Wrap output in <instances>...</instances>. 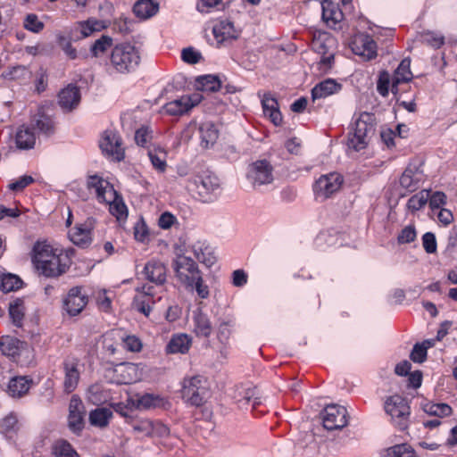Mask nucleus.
<instances>
[{
    "label": "nucleus",
    "instance_id": "obj_1",
    "mask_svg": "<svg viewBox=\"0 0 457 457\" xmlns=\"http://www.w3.org/2000/svg\"><path fill=\"white\" fill-rule=\"evenodd\" d=\"M32 262L38 273L46 278H58L70 266L69 258L63 251L46 241H38L34 245Z\"/></svg>",
    "mask_w": 457,
    "mask_h": 457
},
{
    "label": "nucleus",
    "instance_id": "obj_2",
    "mask_svg": "<svg viewBox=\"0 0 457 457\" xmlns=\"http://www.w3.org/2000/svg\"><path fill=\"white\" fill-rule=\"evenodd\" d=\"M140 62L138 49L132 44L116 45L110 56L111 66L120 73H129L137 69Z\"/></svg>",
    "mask_w": 457,
    "mask_h": 457
},
{
    "label": "nucleus",
    "instance_id": "obj_3",
    "mask_svg": "<svg viewBox=\"0 0 457 457\" xmlns=\"http://www.w3.org/2000/svg\"><path fill=\"white\" fill-rule=\"evenodd\" d=\"M220 179L217 176L204 170L193 175L187 183V189L203 202L212 201L220 189Z\"/></svg>",
    "mask_w": 457,
    "mask_h": 457
},
{
    "label": "nucleus",
    "instance_id": "obj_4",
    "mask_svg": "<svg viewBox=\"0 0 457 457\" xmlns=\"http://www.w3.org/2000/svg\"><path fill=\"white\" fill-rule=\"evenodd\" d=\"M411 60L405 58L395 71L392 78L388 71H383L379 73L377 82V90L382 96H386L389 93V86L391 84V91L394 95H396L398 93V85L407 83L411 81Z\"/></svg>",
    "mask_w": 457,
    "mask_h": 457
},
{
    "label": "nucleus",
    "instance_id": "obj_5",
    "mask_svg": "<svg viewBox=\"0 0 457 457\" xmlns=\"http://www.w3.org/2000/svg\"><path fill=\"white\" fill-rule=\"evenodd\" d=\"M370 116L369 113L363 112L354 122L352 132L349 133L347 145L350 149L359 152L364 149L373 134V124L370 122Z\"/></svg>",
    "mask_w": 457,
    "mask_h": 457
},
{
    "label": "nucleus",
    "instance_id": "obj_6",
    "mask_svg": "<svg viewBox=\"0 0 457 457\" xmlns=\"http://www.w3.org/2000/svg\"><path fill=\"white\" fill-rule=\"evenodd\" d=\"M246 179L254 189L260 190L274 182V168L265 159L257 160L248 165Z\"/></svg>",
    "mask_w": 457,
    "mask_h": 457
},
{
    "label": "nucleus",
    "instance_id": "obj_7",
    "mask_svg": "<svg viewBox=\"0 0 457 457\" xmlns=\"http://www.w3.org/2000/svg\"><path fill=\"white\" fill-rule=\"evenodd\" d=\"M208 395L206 380L204 377L197 375L184 379L182 397L187 403L201 406L205 403Z\"/></svg>",
    "mask_w": 457,
    "mask_h": 457
},
{
    "label": "nucleus",
    "instance_id": "obj_8",
    "mask_svg": "<svg viewBox=\"0 0 457 457\" xmlns=\"http://www.w3.org/2000/svg\"><path fill=\"white\" fill-rule=\"evenodd\" d=\"M385 411L400 429L403 430L408 427L410 406L403 397L398 395L388 397L385 402Z\"/></svg>",
    "mask_w": 457,
    "mask_h": 457
},
{
    "label": "nucleus",
    "instance_id": "obj_9",
    "mask_svg": "<svg viewBox=\"0 0 457 457\" xmlns=\"http://www.w3.org/2000/svg\"><path fill=\"white\" fill-rule=\"evenodd\" d=\"M336 39L328 33L320 34L312 42V48L320 55L318 63L321 71L331 68L335 54Z\"/></svg>",
    "mask_w": 457,
    "mask_h": 457
},
{
    "label": "nucleus",
    "instance_id": "obj_10",
    "mask_svg": "<svg viewBox=\"0 0 457 457\" xmlns=\"http://www.w3.org/2000/svg\"><path fill=\"white\" fill-rule=\"evenodd\" d=\"M343 182V177L337 172L321 175L313 185L316 198L323 201L331 197L340 190Z\"/></svg>",
    "mask_w": 457,
    "mask_h": 457
},
{
    "label": "nucleus",
    "instance_id": "obj_11",
    "mask_svg": "<svg viewBox=\"0 0 457 457\" xmlns=\"http://www.w3.org/2000/svg\"><path fill=\"white\" fill-rule=\"evenodd\" d=\"M173 268L178 280L186 287L195 279L199 280V276L202 275L197 264L185 255H179L174 260Z\"/></svg>",
    "mask_w": 457,
    "mask_h": 457
},
{
    "label": "nucleus",
    "instance_id": "obj_12",
    "mask_svg": "<svg viewBox=\"0 0 457 457\" xmlns=\"http://www.w3.org/2000/svg\"><path fill=\"white\" fill-rule=\"evenodd\" d=\"M203 100V96L199 92H195L191 95H184L178 99L170 101L162 106V112L172 115L180 116L192 108L196 106Z\"/></svg>",
    "mask_w": 457,
    "mask_h": 457
},
{
    "label": "nucleus",
    "instance_id": "obj_13",
    "mask_svg": "<svg viewBox=\"0 0 457 457\" xmlns=\"http://www.w3.org/2000/svg\"><path fill=\"white\" fill-rule=\"evenodd\" d=\"M322 423L326 429H342L348 424V413L345 407L338 404H329L321 413Z\"/></svg>",
    "mask_w": 457,
    "mask_h": 457
},
{
    "label": "nucleus",
    "instance_id": "obj_14",
    "mask_svg": "<svg viewBox=\"0 0 457 457\" xmlns=\"http://www.w3.org/2000/svg\"><path fill=\"white\" fill-rule=\"evenodd\" d=\"M144 368L141 364L123 362L112 370V380L117 384H132L142 379Z\"/></svg>",
    "mask_w": 457,
    "mask_h": 457
},
{
    "label": "nucleus",
    "instance_id": "obj_15",
    "mask_svg": "<svg viewBox=\"0 0 457 457\" xmlns=\"http://www.w3.org/2000/svg\"><path fill=\"white\" fill-rule=\"evenodd\" d=\"M87 187L90 192L95 193L99 203L111 202L115 199V190L112 185L97 175L87 178Z\"/></svg>",
    "mask_w": 457,
    "mask_h": 457
},
{
    "label": "nucleus",
    "instance_id": "obj_16",
    "mask_svg": "<svg viewBox=\"0 0 457 457\" xmlns=\"http://www.w3.org/2000/svg\"><path fill=\"white\" fill-rule=\"evenodd\" d=\"M103 153L115 161H120L124 157V150L119 135L113 131H105L99 142Z\"/></svg>",
    "mask_w": 457,
    "mask_h": 457
},
{
    "label": "nucleus",
    "instance_id": "obj_17",
    "mask_svg": "<svg viewBox=\"0 0 457 457\" xmlns=\"http://www.w3.org/2000/svg\"><path fill=\"white\" fill-rule=\"evenodd\" d=\"M88 302L87 295L83 292L80 287H75L70 289L64 299V308L71 316H76L80 313L87 306Z\"/></svg>",
    "mask_w": 457,
    "mask_h": 457
},
{
    "label": "nucleus",
    "instance_id": "obj_18",
    "mask_svg": "<svg viewBox=\"0 0 457 457\" xmlns=\"http://www.w3.org/2000/svg\"><path fill=\"white\" fill-rule=\"evenodd\" d=\"M85 408L82 401L73 395L69 404L68 425L71 431L79 433L84 428Z\"/></svg>",
    "mask_w": 457,
    "mask_h": 457
},
{
    "label": "nucleus",
    "instance_id": "obj_19",
    "mask_svg": "<svg viewBox=\"0 0 457 457\" xmlns=\"http://www.w3.org/2000/svg\"><path fill=\"white\" fill-rule=\"evenodd\" d=\"M212 34L217 44L221 45L236 40L239 37L240 31L235 28L232 21L220 20L214 24Z\"/></svg>",
    "mask_w": 457,
    "mask_h": 457
},
{
    "label": "nucleus",
    "instance_id": "obj_20",
    "mask_svg": "<svg viewBox=\"0 0 457 457\" xmlns=\"http://www.w3.org/2000/svg\"><path fill=\"white\" fill-rule=\"evenodd\" d=\"M352 49L357 55L366 60L374 58L377 54V45L372 37L366 34L357 35L352 43Z\"/></svg>",
    "mask_w": 457,
    "mask_h": 457
},
{
    "label": "nucleus",
    "instance_id": "obj_21",
    "mask_svg": "<svg viewBox=\"0 0 457 457\" xmlns=\"http://www.w3.org/2000/svg\"><path fill=\"white\" fill-rule=\"evenodd\" d=\"M95 220L88 218L83 224L77 225L72 231L70 232V238L73 244L87 247L92 241V229L95 227Z\"/></svg>",
    "mask_w": 457,
    "mask_h": 457
},
{
    "label": "nucleus",
    "instance_id": "obj_22",
    "mask_svg": "<svg viewBox=\"0 0 457 457\" xmlns=\"http://www.w3.org/2000/svg\"><path fill=\"white\" fill-rule=\"evenodd\" d=\"M80 102L79 88L70 84L58 94V104L64 112H71L78 107Z\"/></svg>",
    "mask_w": 457,
    "mask_h": 457
},
{
    "label": "nucleus",
    "instance_id": "obj_23",
    "mask_svg": "<svg viewBox=\"0 0 457 457\" xmlns=\"http://www.w3.org/2000/svg\"><path fill=\"white\" fill-rule=\"evenodd\" d=\"M192 332L199 338H208L212 333V325L207 314L201 309L193 312Z\"/></svg>",
    "mask_w": 457,
    "mask_h": 457
},
{
    "label": "nucleus",
    "instance_id": "obj_24",
    "mask_svg": "<svg viewBox=\"0 0 457 457\" xmlns=\"http://www.w3.org/2000/svg\"><path fill=\"white\" fill-rule=\"evenodd\" d=\"M192 337L186 333H178L172 335L165 347V352L169 354H186L192 346Z\"/></svg>",
    "mask_w": 457,
    "mask_h": 457
},
{
    "label": "nucleus",
    "instance_id": "obj_25",
    "mask_svg": "<svg viewBox=\"0 0 457 457\" xmlns=\"http://www.w3.org/2000/svg\"><path fill=\"white\" fill-rule=\"evenodd\" d=\"M152 289V287L144 286L141 291L137 290L133 301L134 308L145 316H149L154 303Z\"/></svg>",
    "mask_w": 457,
    "mask_h": 457
},
{
    "label": "nucleus",
    "instance_id": "obj_26",
    "mask_svg": "<svg viewBox=\"0 0 457 457\" xmlns=\"http://www.w3.org/2000/svg\"><path fill=\"white\" fill-rule=\"evenodd\" d=\"M64 380L63 386L67 393H71L78 386L80 372L79 364L75 361H66L63 363Z\"/></svg>",
    "mask_w": 457,
    "mask_h": 457
},
{
    "label": "nucleus",
    "instance_id": "obj_27",
    "mask_svg": "<svg viewBox=\"0 0 457 457\" xmlns=\"http://www.w3.org/2000/svg\"><path fill=\"white\" fill-rule=\"evenodd\" d=\"M143 272L145 278L153 283L161 285L166 281V267L159 261H149L145 265Z\"/></svg>",
    "mask_w": 457,
    "mask_h": 457
},
{
    "label": "nucleus",
    "instance_id": "obj_28",
    "mask_svg": "<svg viewBox=\"0 0 457 457\" xmlns=\"http://www.w3.org/2000/svg\"><path fill=\"white\" fill-rule=\"evenodd\" d=\"M422 180V172L415 166H409L405 169L400 178V185L408 192H413L419 188Z\"/></svg>",
    "mask_w": 457,
    "mask_h": 457
},
{
    "label": "nucleus",
    "instance_id": "obj_29",
    "mask_svg": "<svg viewBox=\"0 0 457 457\" xmlns=\"http://www.w3.org/2000/svg\"><path fill=\"white\" fill-rule=\"evenodd\" d=\"M263 113L275 126L282 123V114L279 111L277 100L270 95L265 94L262 99Z\"/></svg>",
    "mask_w": 457,
    "mask_h": 457
},
{
    "label": "nucleus",
    "instance_id": "obj_30",
    "mask_svg": "<svg viewBox=\"0 0 457 457\" xmlns=\"http://www.w3.org/2000/svg\"><path fill=\"white\" fill-rule=\"evenodd\" d=\"M342 88L341 84L333 79H327L318 83L312 90L313 100L326 98L329 96L338 93Z\"/></svg>",
    "mask_w": 457,
    "mask_h": 457
},
{
    "label": "nucleus",
    "instance_id": "obj_31",
    "mask_svg": "<svg viewBox=\"0 0 457 457\" xmlns=\"http://www.w3.org/2000/svg\"><path fill=\"white\" fill-rule=\"evenodd\" d=\"M191 250L196 260L206 266L211 267L215 263L216 258L206 241H196L191 245Z\"/></svg>",
    "mask_w": 457,
    "mask_h": 457
},
{
    "label": "nucleus",
    "instance_id": "obj_32",
    "mask_svg": "<svg viewBox=\"0 0 457 457\" xmlns=\"http://www.w3.org/2000/svg\"><path fill=\"white\" fill-rule=\"evenodd\" d=\"M322 19L328 27H335L343 19V12L338 6L330 0L321 3Z\"/></svg>",
    "mask_w": 457,
    "mask_h": 457
},
{
    "label": "nucleus",
    "instance_id": "obj_33",
    "mask_svg": "<svg viewBox=\"0 0 457 457\" xmlns=\"http://www.w3.org/2000/svg\"><path fill=\"white\" fill-rule=\"evenodd\" d=\"M201 145L204 148L212 146L218 139L219 132L212 121H204L199 126Z\"/></svg>",
    "mask_w": 457,
    "mask_h": 457
},
{
    "label": "nucleus",
    "instance_id": "obj_34",
    "mask_svg": "<svg viewBox=\"0 0 457 457\" xmlns=\"http://www.w3.org/2000/svg\"><path fill=\"white\" fill-rule=\"evenodd\" d=\"M31 380L26 377H14L10 379L6 392L13 398H20L26 395L30 387Z\"/></svg>",
    "mask_w": 457,
    "mask_h": 457
},
{
    "label": "nucleus",
    "instance_id": "obj_35",
    "mask_svg": "<svg viewBox=\"0 0 457 457\" xmlns=\"http://www.w3.org/2000/svg\"><path fill=\"white\" fill-rule=\"evenodd\" d=\"M235 398L241 409H246L248 405L255 408L261 403L260 399L256 396V389L254 387L239 389Z\"/></svg>",
    "mask_w": 457,
    "mask_h": 457
},
{
    "label": "nucleus",
    "instance_id": "obj_36",
    "mask_svg": "<svg viewBox=\"0 0 457 457\" xmlns=\"http://www.w3.org/2000/svg\"><path fill=\"white\" fill-rule=\"evenodd\" d=\"M132 405L138 410H149L160 406L162 399L152 394L137 395L131 399Z\"/></svg>",
    "mask_w": 457,
    "mask_h": 457
},
{
    "label": "nucleus",
    "instance_id": "obj_37",
    "mask_svg": "<svg viewBox=\"0 0 457 457\" xmlns=\"http://www.w3.org/2000/svg\"><path fill=\"white\" fill-rule=\"evenodd\" d=\"M159 9V4L153 0H138L133 7L134 13L141 19L154 16Z\"/></svg>",
    "mask_w": 457,
    "mask_h": 457
},
{
    "label": "nucleus",
    "instance_id": "obj_38",
    "mask_svg": "<svg viewBox=\"0 0 457 457\" xmlns=\"http://www.w3.org/2000/svg\"><path fill=\"white\" fill-rule=\"evenodd\" d=\"M15 143L20 149H30L35 145L36 137L30 129L22 126L16 132Z\"/></svg>",
    "mask_w": 457,
    "mask_h": 457
},
{
    "label": "nucleus",
    "instance_id": "obj_39",
    "mask_svg": "<svg viewBox=\"0 0 457 457\" xmlns=\"http://www.w3.org/2000/svg\"><path fill=\"white\" fill-rule=\"evenodd\" d=\"M112 417V411L108 408H96L89 413V422L91 425L104 428L108 425Z\"/></svg>",
    "mask_w": 457,
    "mask_h": 457
},
{
    "label": "nucleus",
    "instance_id": "obj_40",
    "mask_svg": "<svg viewBox=\"0 0 457 457\" xmlns=\"http://www.w3.org/2000/svg\"><path fill=\"white\" fill-rule=\"evenodd\" d=\"M9 315L14 326L22 327L25 315L24 301L22 299L17 298L10 303Z\"/></svg>",
    "mask_w": 457,
    "mask_h": 457
},
{
    "label": "nucleus",
    "instance_id": "obj_41",
    "mask_svg": "<svg viewBox=\"0 0 457 457\" xmlns=\"http://www.w3.org/2000/svg\"><path fill=\"white\" fill-rule=\"evenodd\" d=\"M79 28L82 37H87L94 32H98L105 29L106 23L101 20L88 19L87 21L79 22Z\"/></svg>",
    "mask_w": 457,
    "mask_h": 457
},
{
    "label": "nucleus",
    "instance_id": "obj_42",
    "mask_svg": "<svg viewBox=\"0 0 457 457\" xmlns=\"http://www.w3.org/2000/svg\"><path fill=\"white\" fill-rule=\"evenodd\" d=\"M196 89L200 91L215 92L220 87V81L214 75H205L196 80Z\"/></svg>",
    "mask_w": 457,
    "mask_h": 457
},
{
    "label": "nucleus",
    "instance_id": "obj_43",
    "mask_svg": "<svg viewBox=\"0 0 457 457\" xmlns=\"http://www.w3.org/2000/svg\"><path fill=\"white\" fill-rule=\"evenodd\" d=\"M423 410L429 415L436 417H447L452 414V408L446 403H427L423 405Z\"/></svg>",
    "mask_w": 457,
    "mask_h": 457
},
{
    "label": "nucleus",
    "instance_id": "obj_44",
    "mask_svg": "<svg viewBox=\"0 0 457 457\" xmlns=\"http://www.w3.org/2000/svg\"><path fill=\"white\" fill-rule=\"evenodd\" d=\"M35 127L42 133L50 134L54 130V122L49 115H46L41 110L33 120Z\"/></svg>",
    "mask_w": 457,
    "mask_h": 457
},
{
    "label": "nucleus",
    "instance_id": "obj_45",
    "mask_svg": "<svg viewBox=\"0 0 457 457\" xmlns=\"http://www.w3.org/2000/svg\"><path fill=\"white\" fill-rule=\"evenodd\" d=\"M21 341L17 338L6 336L0 339V350L8 356H15L18 354Z\"/></svg>",
    "mask_w": 457,
    "mask_h": 457
},
{
    "label": "nucleus",
    "instance_id": "obj_46",
    "mask_svg": "<svg viewBox=\"0 0 457 457\" xmlns=\"http://www.w3.org/2000/svg\"><path fill=\"white\" fill-rule=\"evenodd\" d=\"M384 457H415V453L409 445L400 444L386 449Z\"/></svg>",
    "mask_w": 457,
    "mask_h": 457
},
{
    "label": "nucleus",
    "instance_id": "obj_47",
    "mask_svg": "<svg viewBox=\"0 0 457 457\" xmlns=\"http://www.w3.org/2000/svg\"><path fill=\"white\" fill-rule=\"evenodd\" d=\"M102 203L109 205L110 212L118 220H122L127 217V207L116 191L115 199L113 201Z\"/></svg>",
    "mask_w": 457,
    "mask_h": 457
},
{
    "label": "nucleus",
    "instance_id": "obj_48",
    "mask_svg": "<svg viewBox=\"0 0 457 457\" xmlns=\"http://www.w3.org/2000/svg\"><path fill=\"white\" fill-rule=\"evenodd\" d=\"M112 45V38L109 36L103 35L95 41L90 48L93 56L98 57L104 54Z\"/></svg>",
    "mask_w": 457,
    "mask_h": 457
},
{
    "label": "nucleus",
    "instance_id": "obj_49",
    "mask_svg": "<svg viewBox=\"0 0 457 457\" xmlns=\"http://www.w3.org/2000/svg\"><path fill=\"white\" fill-rule=\"evenodd\" d=\"M416 40L434 48L440 47L444 43V37L441 35L429 31L420 34Z\"/></svg>",
    "mask_w": 457,
    "mask_h": 457
},
{
    "label": "nucleus",
    "instance_id": "obj_50",
    "mask_svg": "<svg viewBox=\"0 0 457 457\" xmlns=\"http://www.w3.org/2000/svg\"><path fill=\"white\" fill-rule=\"evenodd\" d=\"M429 198V193L428 191H420L412 195L407 203L409 210L414 212L423 208Z\"/></svg>",
    "mask_w": 457,
    "mask_h": 457
},
{
    "label": "nucleus",
    "instance_id": "obj_51",
    "mask_svg": "<svg viewBox=\"0 0 457 457\" xmlns=\"http://www.w3.org/2000/svg\"><path fill=\"white\" fill-rule=\"evenodd\" d=\"M21 278L12 274L4 275L1 280L0 288L3 292L8 293L16 290L21 287Z\"/></svg>",
    "mask_w": 457,
    "mask_h": 457
},
{
    "label": "nucleus",
    "instance_id": "obj_52",
    "mask_svg": "<svg viewBox=\"0 0 457 457\" xmlns=\"http://www.w3.org/2000/svg\"><path fill=\"white\" fill-rule=\"evenodd\" d=\"M7 76L10 79L25 83L31 79V71L25 66H16L10 70Z\"/></svg>",
    "mask_w": 457,
    "mask_h": 457
},
{
    "label": "nucleus",
    "instance_id": "obj_53",
    "mask_svg": "<svg viewBox=\"0 0 457 457\" xmlns=\"http://www.w3.org/2000/svg\"><path fill=\"white\" fill-rule=\"evenodd\" d=\"M153 421L151 420H140L133 423V431L138 435L153 437Z\"/></svg>",
    "mask_w": 457,
    "mask_h": 457
},
{
    "label": "nucleus",
    "instance_id": "obj_54",
    "mask_svg": "<svg viewBox=\"0 0 457 457\" xmlns=\"http://www.w3.org/2000/svg\"><path fill=\"white\" fill-rule=\"evenodd\" d=\"M153 138V132L148 127H141L135 133V141L137 145L148 147Z\"/></svg>",
    "mask_w": 457,
    "mask_h": 457
},
{
    "label": "nucleus",
    "instance_id": "obj_55",
    "mask_svg": "<svg viewBox=\"0 0 457 457\" xmlns=\"http://www.w3.org/2000/svg\"><path fill=\"white\" fill-rule=\"evenodd\" d=\"M56 457H79L71 445L66 441H58L54 445Z\"/></svg>",
    "mask_w": 457,
    "mask_h": 457
},
{
    "label": "nucleus",
    "instance_id": "obj_56",
    "mask_svg": "<svg viewBox=\"0 0 457 457\" xmlns=\"http://www.w3.org/2000/svg\"><path fill=\"white\" fill-rule=\"evenodd\" d=\"M148 156L153 166L159 171L162 172L166 169L165 153L162 150L149 151Z\"/></svg>",
    "mask_w": 457,
    "mask_h": 457
},
{
    "label": "nucleus",
    "instance_id": "obj_57",
    "mask_svg": "<svg viewBox=\"0 0 457 457\" xmlns=\"http://www.w3.org/2000/svg\"><path fill=\"white\" fill-rule=\"evenodd\" d=\"M19 428V422L16 415L9 414L5 416L0 423V430L3 433L8 434L17 431Z\"/></svg>",
    "mask_w": 457,
    "mask_h": 457
},
{
    "label": "nucleus",
    "instance_id": "obj_58",
    "mask_svg": "<svg viewBox=\"0 0 457 457\" xmlns=\"http://www.w3.org/2000/svg\"><path fill=\"white\" fill-rule=\"evenodd\" d=\"M232 324L230 321H222L220 323L217 330V339L220 345H227L231 335Z\"/></svg>",
    "mask_w": 457,
    "mask_h": 457
},
{
    "label": "nucleus",
    "instance_id": "obj_59",
    "mask_svg": "<svg viewBox=\"0 0 457 457\" xmlns=\"http://www.w3.org/2000/svg\"><path fill=\"white\" fill-rule=\"evenodd\" d=\"M123 347L132 353H137L142 349L141 340L133 335L127 336L122 338Z\"/></svg>",
    "mask_w": 457,
    "mask_h": 457
},
{
    "label": "nucleus",
    "instance_id": "obj_60",
    "mask_svg": "<svg viewBox=\"0 0 457 457\" xmlns=\"http://www.w3.org/2000/svg\"><path fill=\"white\" fill-rule=\"evenodd\" d=\"M24 27L26 29L37 33L44 28V23L40 21L36 14H28L24 20Z\"/></svg>",
    "mask_w": 457,
    "mask_h": 457
},
{
    "label": "nucleus",
    "instance_id": "obj_61",
    "mask_svg": "<svg viewBox=\"0 0 457 457\" xmlns=\"http://www.w3.org/2000/svg\"><path fill=\"white\" fill-rule=\"evenodd\" d=\"M181 57L185 62L195 64L202 59V54L193 47H187L182 50Z\"/></svg>",
    "mask_w": 457,
    "mask_h": 457
},
{
    "label": "nucleus",
    "instance_id": "obj_62",
    "mask_svg": "<svg viewBox=\"0 0 457 457\" xmlns=\"http://www.w3.org/2000/svg\"><path fill=\"white\" fill-rule=\"evenodd\" d=\"M428 346L425 345L416 344L411 353V359L414 362H423L427 358Z\"/></svg>",
    "mask_w": 457,
    "mask_h": 457
},
{
    "label": "nucleus",
    "instance_id": "obj_63",
    "mask_svg": "<svg viewBox=\"0 0 457 457\" xmlns=\"http://www.w3.org/2000/svg\"><path fill=\"white\" fill-rule=\"evenodd\" d=\"M134 237L139 242H145L149 237L146 225L142 220H137L134 226Z\"/></svg>",
    "mask_w": 457,
    "mask_h": 457
},
{
    "label": "nucleus",
    "instance_id": "obj_64",
    "mask_svg": "<svg viewBox=\"0 0 457 457\" xmlns=\"http://www.w3.org/2000/svg\"><path fill=\"white\" fill-rule=\"evenodd\" d=\"M187 288H190V289L195 288L198 296L203 299H205L209 296V288L204 283L202 275L199 276V280L195 279V281H193V283L191 285H189L188 287H187Z\"/></svg>",
    "mask_w": 457,
    "mask_h": 457
}]
</instances>
